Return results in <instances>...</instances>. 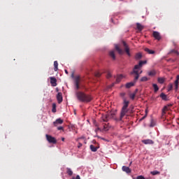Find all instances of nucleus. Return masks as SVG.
Instances as JSON below:
<instances>
[{"label": "nucleus", "instance_id": "18", "mask_svg": "<svg viewBox=\"0 0 179 179\" xmlns=\"http://www.w3.org/2000/svg\"><path fill=\"white\" fill-rule=\"evenodd\" d=\"M54 66H55L54 71L55 72H57V71H58V62L57 61L54 62Z\"/></svg>", "mask_w": 179, "mask_h": 179}, {"label": "nucleus", "instance_id": "8", "mask_svg": "<svg viewBox=\"0 0 179 179\" xmlns=\"http://www.w3.org/2000/svg\"><path fill=\"white\" fill-rule=\"evenodd\" d=\"M124 47H125V51L129 57H131V53L129 52V48L125 41L122 42Z\"/></svg>", "mask_w": 179, "mask_h": 179}, {"label": "nucleus", "instance_id": "35", "mask_svg": "<svg viewBox=\"0 0 179 179\" xmlns=\"http://www.w3.org/2000/svg\"><path fill=\"white\" fill-rule=\"evenodd\" d=\"M52 111V113H57V109L55 108V103H53V108Z\"/></svg>", "mask_w": 179, "mask_h": 179}, {"label": "nucleus", "instance_id": "1", "mask_svg": "<svg viewBox=\"0 0 179 179\" xmlns=\"http://www.w3.org/2000/svg\"><path fill=\"white\" fill-rule=\"evenodd\" d=\"M146 64V61H140L138 64H136L134 66V69L133 70V72L134 74H136V76L134 77V82H130L127 83L125 85L126 89H129L132 87L133 86H135V83L137 81L138 79H139V74L142 73L141 68Z\"/></svg>", "mask_w": 179, "mask_h": 179}, {"label": "nucleus", "instance_id": "10", "mask_svg": "<svg viewBox=\"0 0 179 179\" xmlns=\"http://www.w3.org/2000/svg\"><path fill=\"white\" fill-rule=\"evenodd\" d=\"M57 101H58L59 104H61V103H62L63 98H62V92H59L57 94Z\"/></svg>", "mask_w": 179, "mask_h": 179}, {"label": "nucleus", "instance_id": "31", "mask_svg": "<svg viewBox=\"0 0 179 179\" xmlns=\"http://www.w3.org/2000/svg\"><path fill=\"white\" fill-rule=\"evenodd\" d=\"M146 117H148V110H145V115L142 118L140 119V121H143V120H145Z\"/></svg>", "mask_w": 179, "mask_h": 179}, {"label": "nucleus", "instance_id": "41", "mask_svg": "<svg viewBox=\"0 0 179 179\" xmlns=\"http://www.w3.org/2000/svg\"><path fill=\"white\" fill-rule=\"evenodd\" d=\"M82 146H83L82 143H78V149L82 148Z\"/></svg>", "mask_w": 179, "mask_h": 179}, {"label": "nucleus", "instance_id": "6", "mask_svg": "<svg viewBox=\"0 0 179 179\" xmlns=\"http://www.w3.org/2000/svg\"><path fill=\"white\" fill-rule=\"evenodd\" d=\"M152 36L155 40L159 41L162 38V36H160V33H159L156 31H153Z\"/></svg>", "mask_w": 179, "mask_h": 179}, {"label": "nucleus", "instance_id": "43", "mask_svg": "<svg viewBox=\"0 0 179 179\" xmlns=\"http://www.w3.org/2000/svg\"><path fill=\"white\" fill-rule=\"evenodd\" d=\"M121 96H125V93H122Z\"/></svg>", "mask_w": 179, "mask_h": 179}, {"label": "nucleus", "instance_id": "13", "mask_svg": "<svg viewBox=\"0 0 179 179\" xmlns=\"http://www.w3.org/2000/svg\"><path fill=\"white\" fill-rule=\"evenodd\" d=\"M124 78V76L122 74H120L117 76L116 78V83H120L121 82V80Z\"/></svg>", "mask_w": 179, "mask_h": 179}, {"label": "nucleus", "instance_id": "37", "mask_svg": "<svg viewBox=\"0 0 179 179\" xmlns=\"http://www.w3.org/2000/svg\"><path fill=\"white\" fill-rule=\"evenodd\" d=\"M136 179H145V178L143 176H137Z\"/></svg>", "mask_w": 179, "mask_h": 179}, {"label": "nucleus", "instance_id": "49", "mask_svg": "<svg viewBox=\"0 0 179 179\" xmlns=\"http://www.w3.org/2000/svg\"><path fill=\"white\" fill-rule=\"evenodd\" d=\"M72 78H73V74L72 75Z\"/></svg>", "mask_w": 179, "mask_h": 179}, {"label": "nucleus", "instance_id": "42", "mask_svg": "<svg viewBox=\"0 0 179 179\" xmlns=\"http://www.w3.org/2000/svg\"><path fill=\"white\" fill-rule=\"evenodd\" d=\"M113 86H114V83H113L111 85H109L108 89H111V87H113Z\"/></svg>", "mask_w": 179, "mask_h": 179}, {"label": "nucleus", "instance_id": "48", "mask_svg": "<svg viewBox=\"0 0 179 179\" xmlns=\"http://www.w3.org/2000/svg\"><path fill=\"white\" fill-rule=\"evenodd\" d=\"M99 129H100V128H97V129H96V131H99Z\"/></svg>", "mask_w": 179, "mask_h": 179}, {"label": "nucleus", "instance_id": "2", "mask_svg": "<svg viewBox=\"0 0 179 179\" xmlns=\"http://www.w3.org/2000/svg\"><path fill=\"white\" fill-rule=\"evenodd\" d=\"M76 96L78 100L83 103H89L90 101H92V96H90V95H87L82 92H76Z\"/></svg>", "mask_w": 179, "mask_h": 179}, {"label": "nucleus", "instance_id": "28", "mask_svg": "<svg viewBox=\"0 0 179 179\" xmlns=\"http://www.w3.org/2000/svg\"><path fill=\"white\" fill-rule=\"evenodd\" d=\"M148 80H149V78H148L146 76L142 77L141 78V82H148Z\"/></svg>", "mask_w": 179, "mask_h": 179}, {"label": "nucleus", "instance_id": "21", "mask_svg": "<svg viewBox=\"0 0 179 179\" xmlns=\"http://www.w3.org/2000/svg\"><path fill=\"white\" fill-rule=\"evenodd\" d=\"M102 120L104 122H107L108 121V115H103Z\"/></svg>", "mask_w": 179, "mask_h": 179}, {"label": "nucleus", "instance_id": "12", "mask_svg": "<svg viewBox=\"0 0 179 179\" xmlns=\"http://www.w3.org/2000/svg\"><path fill=\"white\" fill-rule=\"evenodd\" d=\"M122 171H124V173H127V174H129L131 173V169L128 166H123L122 168Z\"/></svg>", "mask_w": 179, "mask_h": 179}, {"label": "nucleus", "instance_id": "25", "mask_svg": "<svg viewBox=\"0 0 179 179\" xmlns=\"http://www.w3.org/2000/svg\"><path fill=\"white\" fill-rule=\"evenodd\" d=\"M136 96V92H134V93L129 94V97H130V99H131V100H135Z\"/></svg>", "mask_w": 179, "mask_h": 179}, {"label": "nucleus", "instance_id": "38", "mask_svg": "<svg viewBox=\"0 0 179 179\" xmlns=\"http://www.w3.org/2000/svg\"><path fill=\"white\" fill-rule=\"evenodd\" d=\"M57 129H58V131H64V127H58Z\"/></svg>", "mask_w": 179, "mask_h": 179}, {"label": "nucleus", "instance_id": "40", "mask_svg": "<svg viewBox=\"0 0 179 179\" xmlns=\"http://www.w3.org/2000/svg\"><path fill=\"white\" fill-rule=\"evenodd\" d=\"M150 127H155V124L153 123V120L151 121V123L150 124Z\"/></svg>", "mask_w": 179, "mask_h": 179}, {"label": "nucleus", "instance_id": "14", "mask_svg": "<svg viewBox=\"0 0 179 179\" xmlns=\"http://www.w3.org/2000/svg\"><path fill=\"white\" fill-rule=\"evenodd\" d=\"M144 50L145 52H148V54H155V50H150L148 48H145Z\"/></svg>", "mask_w": 179, "mask_h": 179}, {"label": "nucleus", "instance_id": "20", "mask_svg": "<svg viewBox=\"0 0 179 179\" xmlns=\"http://www.w3.org/2000/svg\"><path fill=\"white\" fill-rule=\"evenodd\" d=\"M160 97L162 99V100H167V95H166L164 93H161Z\"/></svg>", "mask_w": 179, "mask_h": 179}, {"label": "nucleus", "instance_id": "45", "mask_svg": "<svg viewBox=\"0 0 179 179\" xmlns=\"http://www.w3.org/2000/svg\"><path fill=\"white\" fill-rule=\"evenodd\" d=\"M62 141L64 142L65 141V138H62Z\"/></svg>", "mask_w": 179, "mask_h": 179}, {"label": "nucleus", "instance_id": "24", "mask_svg": "<svg viewBox=\"0 0 179 179\" xmlns=\"http://www.w3.org/2000/svg\"><path fill=\"white\" fill-rule=\"evenodd\" d=\"M152 87L154 88V91L155 92L159 91V87L157 86V84H152Z\"/></svg>", "mask_w": 179, "mask_h": 179}, {"label": "nucleus", "instance_id": "15", "mask_svg": "<svg viewBox=\"0 0 179 179\" xmlns=\"http://www.w3.org/2000/svg\"><path fill=\"white\" fill-rule=\"evenodd\" d=\"M109 129H110V124H103V131H107Z\"/></svg>", "mask_w": 179, "mask_h": 179}, {"label": "nucleus", "instance_id": "23", "mask_svg": "<svg viewBox=\"0 0 179 179\" xmlns=\"http://www.w3.org/2000/svg\"><path fill=\"white\" fill-rule=\"evenodd\" d=\"M136 26H137L138 30H140V31L143 30V26H142V24H141L140 23H137Z\"/></svg>", "mask_w": 179, "mask_h": 179}, {"label": "nucleus", "instance_id": "11", "mask_svg": "<svg viewBox=\"0 0 179 179\" xmlns=\"http://www.w3.org/2000/svg\"><path fill=\"white\" fill-rule=\"evenodd\" d=\"M50 83L52 85V86L55 87L57 86V78H55V77H50Z\"/></svg>", "mask_w": 179, "mask_h": 179}, {"label": "nucleus", "instance_id": "46", "mask_svg": "<svg viewBox=\"0 0 179 179\" xmlns=\"http://www.w3.org/2000/svg\"><path fill=\"white\" fill-rule=\"evenodd\" d=\"M137 92H138V89L136 90V91L134 92V93H136V94Z\"/></svg>", "mask_w": 179, "mask_h": 179}, {"label": "nucleus", "instance_id": "32", "mask_svg": "<svg viewBox=\"0 0 179 179\" xmlns=\"http://www.w3.org/2000/svg\"><path fill=\"white\" fill-rule=\"evenodd\" d=\"M169 54H177V55H178V52H177V50H171L169 52Z\"/></svg>", "mask_w": 179, "mask_h": 179}, {"label": "nucleus", "instance_id": "44", "mask_svg": "<svg viewBox=\"0 0 179 179\" xmlns=\"http://www.w3.org/2000/svg\"><path fill=\"white\" fill-rule=\"evenodd\" d=\"M164 110H167V106H164Z\"/></svg>", "mask_w": 179, "mask_h": 179}, {"label": "nucleus", "instance_id": "27", "mask_svg": "<svg viewBox=\"0 0 179 179\" xmlns=\"http://www.w3.org/2000/svg\"><path fill=\"white\" fill-rule=\"evenodd\" d=\"M68 176H72L73 174V172L70 168H67V171H66Z\"/></svg>", "mask_w": 179, "mask_h": 179}, {"label": "nucleus", "instance_id": "7", "mask_svg": "<svg viewBox=\"0 0 179 179\" xmlns=\"http://www.w3.org/2000/svg\"><path fill=\"white\" fill-rule=\"evenodd\" d=\"M79 80H80V78L79 76H76L74 78V82L76 85V89L79 90Z\"/></svg>", "mask_w": 179, "mask_h": 179}, {"label": "nucleus", "instance_id": "33", "mask_svg": "<svg viewBox=\"0 0 179 179\" xmlns=\"http://www.w3.org/2000/svg\"><path fill=\"white\" fill-rule=\"evenodd\" d=\"M171 90H173V84H169L168 85V92H170Z\"/></svg>", "mask_w": 179, "mask_h": 179}, {"label": "nucleus", "instance_id": "19", "mask_svg": "<svg viewBox=\"0 0 179 179\" xmlns=\"http://www.w3.org/2000/svg\"><path fill=\"white\" fill-rule=\"evenodd\" d=\"M155 75H156V71L155 70L148 71V76H155Z\"/></svg>", "mask_w": 179, "mask_h": 179}, {"label": "nucleus", "instance_id": "50", "mask_svg": "<svg viewBox=\"0 0 179 179\" xmlns=\"http://www.w3.org/2000/svg\"><path fill=\"white\" fill-rule=\"evenodd\" d=\"M178 99H179V96L178 97Z\"/></svg>", "mask_w": 179, "mask_h": 179}, {"label": "nucleus", "instance_id": "47", "mask_svg": "<svg viewBox=\"0 0 179 179\" xmlns=\"http://www.w3.org/2000/svg\"><path fill=\"white\" fill-rule=\"evenodd\" d=\"M65 73H66V74H68V71H67V70H65Z\"/></svg>", "mask_w": 179, "mask_h": 179}, {"label": "nucleus", "instance_id": "29", "mask_svg": "<svg viewBox=\"0 0 179 179\" xmlns=\"http://www.w3.org/2000/svg\"><path fill=\"white\" fill-rule=\"evenodd\" d=\"M150 173H151L152 176H157V174H160V172L158 171H151Z\"/></svg>", "mask_w": 179, "mask_h": 179}, {"label": "nucleus", "instance_id": "9", "mask_svg": "<svg viewBox=\"0 0 179 179\" xmlns=\"http://www.w3.org/2000/svg\"><path fill=\"white\" fill-rule=\"evenodd\" d=\"M142 143H144V145H153V143H155V142L151 139L143 140Z\"/></svg>", "mask_w": 179, "mask_h": 179}, {"label": "nucleus", "instance_id": "16", "mask_svg": "<svg viewBox=\"0 0 179 179\" xmlns=\"http://www.w3.org/2000/svg\"><path fill=\"white\" fill-rule=\"evenodd\" d=\"M115 48L117 51V52H119L120 54H122V50L120 48V46H118V45H115Z\"/></svg>", "mask_w": 179, "mask_h": 179}, {"label": "nucleus", "instance_id": "22", "mask_svg": "<svg viewBox=\"0 0 179 179\" xmlns=\"http://www.w3.org/2000/svg\"><path fill=\"white\" fill-rule=\"evenodd\" d=\"M90 149H91L92 152H97V147H96L93 145H90Z\"/></svg>", "mask_w": 179, "mask_h": 179}, {"label": "nucleus", "instance_id": "36", "mask_svg": "<svg viewBox=\"0 0 179 179\" xmlns=\"http://www.w3.org/2000/svg\"><path fill=\"white\" fill-rule=\"evenodd\" d=\"M95 76H96V77L99 78V76H101V73L100 72H96V73H95Z\"/></svg>", "mask_w": 179, "mask_h": 179}, {"label": "nucleus", "instance_id": "34", "mask_svg": "<svg viewBox=\"0 0 179 179\" xmlns=\"http://www.w3.org/2000/svg\"><path fill=\"white\" fill-rule=\"evenodd\" d=\"M111 76H112L111 73L110 71H107V75H106L107 79H110Z\"/></svg>", "mask_w": 179, "mask_h": 179}, {"label": "nucleus", "instance_id": "39", "mask_svg": "<svg viewBox=\"0 0 179 179\" xmlns=\"http://www.w3.org/2000/svg\"><path fill=\"white\" fill-rule=\"evenodd\" d=\"M72 179H80V176L79 175H77L76 178H72Z\"/></svg>", "mask_w": 179, "mask_h": 179}, {"label": "nucleus", "instance_id": "3", "mask_svg": "<svg viewBox=\"0 0 179 179\" xmlns=\"http://www.w3.org/2000/svg\"><path fill=\"white\" fill-rule=\"evenodd\" d=\"M128 106H129V101H127V99H124L123 107L122 108V111L120 113V118L124 117L125 114L128 113V110L127 109L128 108Z\"/></svg>", "mask_w": 179, "mask_h": 179}, {"label": "nucleus", "instance_id": "30", "mask_svg": "<svg viewBox=\"0 0 179 179\" xmlns=\"http://www.w3.org/2000/svg\"><path fill=\"white\" fill-rule=\"evenodd\" d=\"M158 82H159V83L162 85V83H164V78H158Z\"/></svg>", "mask_w": 179, "mask_h": 179}, {"label": "nucleus", "instance_id": "5", "mask_svg": "<svg viewBox=\"0 0 179 179\" xmlns=\"http://www.w3.org/2000/svg\"><path fill=\"white\" fill-rule=\"evenodd\" d=\"M64 124V120L61 118H58L54 122H53V125L54 127H58L59 125H61Z\"/></svg>", "mask_w": 179, "mask_h": 179}, {"label": "nucleus", "instance_id": "26", "mask_svg": "<svg viewBox=\"0 0 179 179\" xmlns=\"http://www.w3.org/2000/svg\"><path fill=\"white\" fill-rule=\"evenodd\" d=\"M136 59H141L142 58V53H137L135 56Z\"/></svg>", "mask_w": 179, "mask_h": 179}, {"label": "nucleus", "instance_id": "4", "mask_svg": "<svg viewBox=\"0 0 179 179\" xmlns=\"http://www.w3.org/2000/svg\"><path fill=\"white\" fill-rule=\"evenodd\" d=\"M46 139L49 143H57V139L55 138L52 137V136H50L48 134L45 135Z\"/></svg>", "mask_w": 179, "mask_h": 179}, {"label": "nucleus", "instance_id": "17", "mask_svg": "<svg viewBox=\"0 0 179 179\" xmlns=\"http://www.w3.org/2000/svg\"><path fill=\"white\" fill-rule=\"evenodd\" d=\"M110 57L113 58V59H115V53L114 52V50H112L109 52Z\"/></svg>", "mask_w": 179, "mask_h": 179}]
</instances>
